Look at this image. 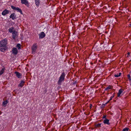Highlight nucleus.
I'll list each match as a JSON object with an SVG mask.
<instances>
[{
    "label": "nucleus",
    "mask_w": 131,
    "mask_h": 131,
    "mask_svg": "<svg viewBox=\"0 0 131 131\" xmlns=\"http://www.w3.org/2000/svg\"><path fill=\"white\" fill-rule=\"evenodd\" d=\"M108 102H109V101H108L105 104H103L101 106V107L102 108H104L105 106V105L107 104Z\"/></svg>",
    "instance_id": "22"
},
{
    "label": "nucleus",
    "mask_w": 131,
    "mask_h": 131,
    "mask_svg": "<svg viewBox=\"0 0 131 131\" xmlns=\"http://www.w3.org/2000/svg\"><path fill=\"white\" fill-rule=\"evenodd\" d=\"M35 3L36 6H38L40 3V1L39 0H35Z\"/></svg>",
    "instance_id": "15"
},
{
    "label": "nucleus",
    "mask_w": 131,
    "mask_h": 131,
    "mask_svg": "<svg viewBox=\"0 0 131 131\" xmlns=\"http://www.w3.org/2000/svg\"><path fill=\"white\" fill-rule=\"evenodd\" d=\"M128 130L129 128L127 127H126L123 129V131H128Z\"/></svg>",
    "instance_id": "23"
},
{
    "label": "nucleus",
    "mask_w": 131,
    "mask_h": 131,
    "mask_svg": "<svg viewBox=\"0 0 131 131\" xmlns=\"http://www.w3.org/2000/svg\"><path fill=\"white\" fill-rule=\"evenodd\" d=\"M13 53L14 55H16L18 52V51L16 48H14L12 49Z\"/></svg>",
    "instance_id": "7"
},
{
    "label": "nucleus",
    "mask_w": 131,
    "mask_h": 131,
    "mask_svg": "<svg viewBox=\"0 0 131 131\" xmlns=\"http://www.w3.org/2000/svg\"><path fill=\"white\" fill-rule=\"evenodd\" d=\"M124 90L122 89H119L118 91V92L117 93V96L118 97H120L121 94L123 92Z\"/></svg>",
    "instance_id": "12"
},
{
    "label": "nucleus",
    "mask_w": 131,
    "mask_h": 131,
    "mask_svg": "<svg viewBox=\"0 0 131 131\" xmlns=\"http://www.w3.org/2000/svg\"><path fill=\"white\" fill-rule=\"evenodd\" d=\"M15 73L16 74L17 77L18 78H20V77L21 76V74L18 72H15Z\"/></svg>",
    "instance_id": "13"
},
{
    "label": "nucleus",
    "mask_w": 131,
    "mask_h": 131,
    "mask_svg": "<svg viewBox=\"0 0 131 131\" xmlns=\"http://www.w3.org/2000/svg\"><path fill=\"white\" fill-rule=\"evenodd\" d=\"M8 103V102L7 100L6 101H5L3 102L2 104L3 105L5 106Z\"/></svg>",
    "instance_id": "19"
},
{
    "label": "nucleus",
    "mask_w": 131,
    "mask_h": 131,
    "mask_svg": "<svg viewBox=\"0 0 131 131\" xmlns=\"http://www.w3.org/2000/svg\"><path fill=\"white\" fill-rule=\"evenodd\" d=\"M7 40L5 39L0 42V50L2 52L4 51L7 48Z\"/></svg>",
    "instance_id": "1"
},
{
    "label": "nucleus",
    "mask_w": 131,
    "mask_h": 131,
    "mask_svg": "<svg viewBox=\"0 0 131 131\" xmlns=\"http://www.w3.org/2000/svg\"><path fill=\"white\" fill-rule=\"evenodd\" d=\"M0 114H1V112H0Z\"/></svg>",
    "instance_id": "33"
},
{
    "label": "nucleus",
    "mask_w": 131,
    "mask_h": 131,
    "mask_svg": "<svg viewBox=\"0 0 131 131\" xmlns=\"http://www.w3.org/2000/svg\"><path fill=\"white\" fill-rule=\"evenodd\" d=\"M37 45L36 43L34 44L32 47V53H35L37 48Z\"/></svg>",
    "instance_id": "4"
},
{
    "label": "nucleus",
    "mask_w": 131,
    "mask_h": 131,
    "mask_svg": "<svg viewBox=\"0 0 131 131\" xmlns=\"http://www.w3.org/2000/svg\"><path fill=\"white\" fill-rule=\"evenodd\" d=\"M109 120L107 119L106 118H105L103 121V123L105 124H106L107 125H109L110 124L109 123Z\"/></svg>",
    "instance_id": "11"
},
{
    "label": "nucleus",
    "mask_w": 131,
    "mask_h": 131,
    "mask_svg": "<svg viewBox=\"0 0 131 131\" xmlns=\"http://www.w3.org/2000/svg\"><path fill=\"white\" fill-rule=\"evenodd\" d=\"M4 69H5L4 68H2V70L0 71V75H2L4 73Z\"/></svg>",
    "instance_id": "21"
},
{
    "label": "nucleus",
    "mask_w": 131,
    "mask_h": 131,
    "mask_svg": "<svg viewBox=\"0 0 131 131\" xmlns=\"http://www.w3.org/2000/svg\"><path fill=\"white\" fill-rule=\"evenodd\" d=\"M131 27V24H130L129 25Z\"/></svg>",
    "instance_id": "31"
},
{
    "label": "nucleus",
    "mask_w": 131,
    "mask_h": 131,
    "mask_svg": "<svg viewBox=\"0 0 131 131\" xmlns=\"http://www.w3.org/2000/svg\"><path fill=\"white\" fill-rule=\"evenodd\" d=\"M65 76V74L64 72H63L60 76L59 77V79L58 82V84L59 85H60L61 83L63 81L64 79V77Z\"/></svg>",
    "instance_id": "2"
},
{
    "label": "nucleus",
    "mask_w": 131,
    "mask_h": 131,
    "mask_svg": "<svg viewBox=\"0 0 131 131\" xmlns=\"http://www.w3.org/2000/svg\"><path fill=\"white\" fill-rule=\"evenodd\" d=\"M115 94V93H114V94H113V96H111V97H110V99L108 101H110L111 100L112 98L114 97V94Z\"/></svg>",
    "instance_id": "24"
},
{
    "label": "nucleus",
    "mask_w": 131,
    "mask_h": 131,
    "mask_svg": "<svg viewBox=\"0 0 131 131\" xmlns=\"http://www.w3.org/2000/svg\"><path fill=\"white\" fill-rule=\"evenodd\" d=\"M21 3L22 4H24L28 6H29L28 2L27 0H21Z\"/></svg>",
    "instance_id": "6"
},
{
    "label": "nucleus",
    "mask_w": 131,
    "mask_h": 131,
    "mask_svg": "<svg viewBox=\"0 0 131 131\" xmlns=\"http://www.w3.org/2000/svg\"><path fill=\"white\" fill-rule=\"evenodd\" d=\"M129 55L130 54V53L129 52H128L127 53Z\"/></svg>",
    "instance_id": "30"
},
{
    "label": "nucleus",
    "mask_w": 131,
    "mask_h": 131,
    "mask_svg": "<svg viewBox=\"0 0 131 131\" xmlns=\"http://www.w3.org/2000/svg\"><path fill=\"white\" fill-rule=\"evenodd\" d=\"M113 88V86L112 85H109L107 88L105 89V91H106L108 90L112 89Z\"/></svg>",
    "instance_id": "16"
},
{
    "label": "nucleus",
    "mask_w": 131,
    "mask_h": 131,
    "mask_svg": "<svg viewBox=\"0 0 131 131\" xmlns=\"http://www.w3.org/2000/svg\"><path fill=\"white\" fill-rule=\"evenodd\" d=\"M121 72H120L119 73V74L118 75L119 76V77L120 76V75H121Z\"/></svg>",
    "instance_id": "29"
},
{
    "label": "nucleus",
    "mask_w": 131,
    "mask_h": 131,
    "mask_svg": "<svg viewBox=\"0 0 131 131\" xmlns=\"http://www.w3.org/2000/svg\"><path fill=\"white\" fill-rule=\"evenodd\" d=\"M9 17L10 18H12L13 20H14L15 19H16V16L15 15V13L11 14Z\"/></svg>",
    "instance_id": "9"
},
{
    "label": "nucleus",
    "mask_w": 131,
    "mask_h": 131,
    "mask_svg": "<svg viewBox=\"0 0 131 131\" xmlns=\"http://www.w3.org/2000/svg\"><path fill=\"white\" fill-rule=\"evenodd\" d=\"M92 105L91 104H90V109H91L92 108Z\"/></svg>",
    "instance_id": "27"
},
{
    "label": "nucleus",
    "mask_w": 131,
    "mask_h": 131,
    "mask_svg": "<svg viewBox=\"0 0 131 131\" xmlns=\"http://www.w3.org/2000/svg\"><path fill=\"white\" fill-rule=\"evenodd\" d=\"M106 115H105V116H104L103 117V118H105H105H106Z\"/></svg>",
    "instance_id": "28"
},
{
    "label": "nucleus",
    "mask_w": 131,
    "mask_h": 131,
    "mask_svg": "<svg viewBox=\"0 0 131 131\" xmlns=\"http://www.w3.org/2000/svg\"><path fill=\"white\" fill-rule=\"evenodd\" d=\"M76 82H77V81H75V83H76Z\"/></svg>",
    "instance_id": "32"
},
{
    "label": "nucleus",
    "mask_w": 131,
    "mask_h": 131,
    "mask_svg": "<svg viewBox=\"0 0 131 131\" xmlns=\"http://www.w3.org/2000/svg\"><path fill=\"white\" fill-rule=\"evenodd\" d=\"M101 124L100 123L95 125V128H97L100 127L101 126Z\"/></svg>",
    "instance_id": "17"
},
{
    "label": "nucleus",
    "mask_w": 131,
    "mask_h": 131,
    "mask_svg": "<svg viewBox=\"0 0 131 131\" xmlns=\"http://www.w3.org/2000/svg\"><path fill=\"white\" fill-rule=\"evenodd\" d=\"M127 77H128V79L129 80V81H130L131 80V79H130V75L129 74L128 75Z\"/></svg>",
    "instance_id": "25"
},
{
    "label": "nucleus",
    "mask_w": 131,
    "mask_h": 131,
    "mask_svg": "<svg viewBox=\"0 0 131 131\" xmlns=\"http://www.w3.org/2000/svg\"><path fill=\"white\" fill-rule=\"evenodd\" d=\"M14 28L13 27H11L9 29V31L10 33H12L13 32V30L14 29Z\"/></svg>",
    "instance_id": "18"
},
{
    "label": "nucleus",
    "mask_w": 131,
    "mask_h": 131,
    "mask_svg": "<svg viewBox=\"0 0 131 131\" xmlns=\"http://www.w3.org/2000/svg\"><path fill=\"white\" fill-rule=\"evenodd\" d=\"M9 13V11L6 9L4 10L2 13V14L4 16L6 14H8Z\"/></svg>",
    "instance_id": "8"
},
{
    "label": "nucleus",
    "mask_w": 131,
    "mask_h": 131,
    "mask_svg": "<svg viewBox=\"0 0 131 131\" xmlns=\"http://www.w3.org/2000/svg\"><path fill=\"white\" fill-rule=\"evenodd\" d=\"M12 37L14 39H15L16 37L17 36V32L15 30L13 31L12 33Z\"/></svg>",
    "instance_id": "5"
},
{
    "label": "nucleus",
    "mask_w": 131,
    "mask_h": 131,
    "mask_svg": "<svg viewBox=\"0 0 131 131\" xmlns=\"http://www.w3.org/2000/svg\"><path fill=\"white\" fill-rule=\"evenodd\" d=\"M11 8L12 9L14 10H17L18 12H19L21 14H23L22 12L21 9L18 7H15L12 5L11 6Z\"/></svg>",
    "instance_id": "3"
},
{
    "label": "nucleus",
    "mask_w": 131,
    "mask_h": 131,
    "mask_svg": "<svg viewBox=\"0 0 131 131\" xmlns=\"http://www.w3.org/2000/svg\"><path fill=\"white\" fill-rule=\"evenodd\" d=\"M114 77H118L119 76L118 75V74H115L114 75Z\"/></svg>",
    "instance_id": "26"
},
{
    "label": "nucleus",
    "mask_w": 131,
    "mask_h": 131,
    "mask_svg": "<svg viewBox=\"0 0 131 131\" xmlns=\"http://www.w3.org/2000/svg\"><path fill=\"white\" fill-rule=\"evenodd\" d=\"M16 47L18 48V50H19L21 49V45L20 44L18 43L16 46Z\"/></svg>",
    "instance_id": "20"
},
{
    "label": "nucleus",
    "mask_w": 131,
    "mask_h": 131,
    "mask_svg": "<svg viewBox=\"0 0 131 131\" xmlns=\"http://www.w3.org/2000/svg\"><path fill=\"white\" fill-rule=\"evenodd\" d=\"M57 131V130H56V131Z\"/></svg>",
    "instance_id": "34"
},
{
    "label": "nucleus",
    "mask_w": 131,
    "mask_h": 131,
    "mask_svg": "<svg viewBox=\"0 0 131 131\" xmlns=\"http://www.w3.org/2000/svg\"><path fill=\"white\" fill-rule=\"evenodd\" d=\"M39 35V38H42L45 36V34L43 32H41Z\"/></svg>",
    "instance_id": "10"
},
{
    "label": "nucleus",
    "mask_w": 131,
    "mask_h": 131,
    "mask_svg": "<svg viewBox=\"0 0 131 131\" xmlns=\"http://www.w3.org/2000/svg\"><path fill=\"white\" fill-rule=\"evenodd\" d=\"M25 83V82L23 80H21V81L20 83H19L18 85V86H20L21 87H22L24 83Z\"/></svg>",
    "instance_id": "14"
}]
</instances>
